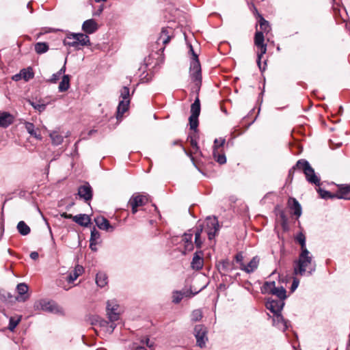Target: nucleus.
I'll return each instance as SVG.
<instances>
[{
    "label": "nucleus",
    "instance_id": "nucleus-1",
    "mask_svg": "<svg viewBox=\"0 0 350 350\" xmlns=\"http://www.w3.org/2000/svg\"><path fill=\"white\" fill-rule=\"evenodd\" d=\"M191 59L189 67V77L195 83L196 92L198 94L202 85V69L198 55L195 53L191 55Z\"/></svg>",
    "mask_w": 350,
    "mask_h": 350
},
{
    "label": "nucleus",
    "instance_id": "nucleus-2",
    "mask_svg": "<svg viewBox=\"0 0 350 350\" xmlns=\"http://www.w3.org/2000/svg\"><path fill=\"white\" fill-rule=\"evenodd\" d=\"M312 256L308 250L301 252L299 258L294 262L293 273L304 275L308 268L312 265Z\"/></svg>",
    "mask_w": 350,
    "mask_h": 350
},
{
    "label": "nucleus",
    "instance_id": "nucleus-3",
    "mask_svg": "<svg viewBox=\"0 0 350 350\" xmlns=\"http://www.w3.org/2000/svg\"><path fill=\"white\" fill-rule=\"evenodd\" d=\"M64 45L75 47L77 50H80L83 46H90L91 42L87 34L78 33L68 36L64 40Z\"/></svg>",
    "mask_w": 350,
    "mask_h": 350
},
{
    "label": "nucleus",
    "instance_id": "nucleus-4",
    "mask_svg": "<svg viewBox=\"0 0 350 350\" xmlns=\"http://www.w3.org/2000/svg\"><path fill=\"white\" fill-rule=\"evenodd\" d=\"M296 167L301 170L306 176V180L317 186L320 185V178L316 175L314 169L311 167L309 162L305 159L297 161Z\"/></svg>",
    "mask_w": 350,
    "mask_h": 350
},
{
    "label": "nucleus",
    "instance_id": "nucleus-5",
    "mask_svg": "<svg viewBox=\"0 0 350 350\" xmlns=\"http://www.w3.org/2000/svg\"><path fill=\"white\" fill-rule=\"evenodd\" d=\"M197 227L203 228V232L206 234L209 240L215 238L219 228V222L216 217H207L204 222L202 224H198Z\"/></svg>",
    "mask_w": 350,
    "mask_h": 350
},
{
    "label": "nucleus",
    "instance_id": "nucleus-6",
    "mask_svg": "<svg viewBox=\"0 0 350 350\" xmlns=\"http://www.w3.org/2000/svg\"><path fill=\"white\" fill-rule=\"evenodd\" d=\"M120 97L122 100L119 102L117 107L116 117L115 120H120L123 114L128 110L130 104V90L126 86H124L120 90Z\"/></svg>",
    "mask_w": 350,
    "mask_h": 350
},
{
    "label": "nucleus",
    "instance_id": "nucleus-7",
    "mask_svg": "<svg viewBox=\"0 0 350 350\" xmlns=\"http://www.w3.org/2000/svg\"><path fill=\"white\" fill-rule=\"evenodd\" d=\"M200 113V101L197 96L194 102L191 105V115L189 118L190 130L196 131L198 126V117Z\"/></svg>",
    "mask_w": 350,
    "mask_h": 350
},
{
    "label": "nucleus",
    "instance_id": "nucleus-8",
    "mask_svg": "<svg viewBox=\"0 0 350 350\" xmlns=\"http://www.w3.org/2000/svg\"><path fill=\"white\" fill-rule=\"evenodd\" d=\"M265 37L262 31H256L254 36V44L259 49L257 54V64L261 70V57L267 52V44H264Z\"/></svg>",
    "mask_w": 350,
    "mask_h": 350
},
{
    "label": "nucleus",
    "instance_id": "nucleus-9",
    "mask_svg": "<svg viewBox=\"0 0 350 350\" xmlns=\"http://www.w3.org/2000/svg\"><path fill=\"white\" fill-rule=\"evenodd\" d=\"M207 328L203 325H196L194 328V336L196 339L197 345L203 348L208 341Z\"/></svg>",
    "mask_w": 350,
    "mask_h": 350
},
{
    "label": "nucleus",
    "instance_id": "nucleus-10",
    "mask_svg": "<svg viewBox=\"0 0 350 350\" xmlns=\"http://www.w3.org/2000/svg\"><path fill=\"white\" fill-rule=\"evenodd\" d=\"M36 307L38 309L51 313H59L62 312L61 308L55 301L46 299H41L38 301L36 304Z\"/></svg>",
    "mask_w": 350,
    "mask_h": 350
},
{
    "label": "nucleus",
    "instance_id": "nucleus-11",
    "mask_svg": "<svg viewBox=\"0 0 350 350\" xmlns=\"http://www.w3.org/2000/svg\"><path fill=\"white\" fill-rule=\"evenodd\" d=\"M147 201L146 196L136 193L131 197L128 204L131 207L132 213L135 214L137 212V207L144 205Z\"/></svg>",
    "mask_w": 350,
    "mask_h": 350
},
{
    "label": "nucleus",
    "instance_id": "nucleus-12",
    "mask_svg": "<svg viewBox=\"0 0 350 350\" xmlns=\"http://www.w3.org/2000/svg\"><path fill=\"white\" fill-rule=\"evenodd\" d=\"M198 133H192L191 135H189L187 137V142L190 144L191 146L192 147V152H187L185 148H183V150L186 153L187 156H189L191 160V161L194 163V158L192 156V154H196L200 151L199 146L198 145V137H197Z\"/></svg>",
    "mask_w": 350,
    "mask_h": 350
},
{
    "label": "nucleus",
    "instance_id": "nucleus-13",
    "mask_svg": "<svg viewBox=\"0 0 350 350\" xmlns=\"http://www.w3.org/2000/svg\"><path fill=\"white\" fill-rule=\"evenodd\" d=\"M119 306L113 300L107 302V312L110 321H116L119 319V314L116 312Z\"/></svg>",
    "mask_w": 350,
    "mask_h": 350
},
{
    "label": "nucleus",
    "instance_id": "nucleus-14",
    "mask_svg": "<svg viewBox=\"0 0 350 350\" xmlns=\"http://www.w3.org/2000/svg\"><path fill=\"white\" fill-rule=\"evenodd\" d=\"M284 306V300H269L266 304V307L273 314L281 313Z\"/></svg>",
    "mask_w": 350,
    "mask_h": 350
},
{
    "label": "nucleus",
    "instance_id": "nucleus-15",
    "mask_svg": "<svg viewBox=\"0 0 350 350\" xmlns=\"http://www.w3.org/2000/svg\"><path fill=\"white\" fill-rule=\"evenodd\" d=\"M193 239V232L192 229L189 230L187 232H185L182 239V241L184 245V254L186 252H191L193 250V244L192 242Z\"/></svg>",
    "mask_w": 350,
    "mask_h": 350
},
{
    "label": "nucleus",
    "instance_id": "nucleus-16",
    "mask_svg": "<svg viewBox=\"0 0 350 350\" xmlns=\"http://www.w3.org/2000/svg\"><path fill=\"white\" fill-rule=\"evenodd\" d=\"M203 252L201 250L195 252V254H193V257L192 258V261L191 262V267L193 269L198 271L203 267Z\"/></svg>",
    "mask_w": 350,
    "mask_h": 350
},
{
    "label": "nucleus",
    "instance_id": "nucleus-17",
    "mask_svg": "<svg viewBox=\"0 0 350 350\" xmlns=\"http://www.w3.org/2000/svg\"><path fill=\"white\" fill-rule=\"evenodd\" d=\"M78 195L85 202H88L92 198V189L89 184L81 185L78 189Z\"/></svg>",
    "mask_w": 350,
    "mask_h": 350
},
{
    "label": "nucleus",
    "instance_id": "nucleus-18",
    "mask_svg": "<svg viewBox=\"0 0 350 350\" xmlns=\"http://www.w3.org/2000/svg\"><path fill=\"white\" fill-rule=\"evenodd\" d=\"M288 321L285 320L281 313L273 314V325L279 329L285 332L288 329Z\"/></svg>",
    "mask_w": 350,
    "mask_h": 350
},
{
    "label": "nucleus",
    "instance_id": "nucleus-19",
    "mask_svg": "<svg viewBox=\"0 0 350 350\" xmlns=\"http://www.w3.org/2000/svg\"><path fill=\"white\" fill-rule=\"evenodd\" d=\"M259 262V257L258 256H255L247 265H241V270L245 271L247 273H253L256 269H257Z\"/></svg>",
    "mask_w": 350,
    "mask_h": 350
},
{
    "label": "nucleus",
    "instance_id": "nucleus-20",
    "mask_svg": "<svg viewBox=\"0 0 350 350\" xmlns=\"http://www.w3.org/2000/svg\"><path fill=\"white\" fill-rule=\"evenodd\" d=\"M98 28L97 23L94 19L85 21L82 25V30L86 34H92L97 31Z\"/></svg>",
    "mask_w": 350,
    "mask_h": 350
},
{
    "label": "nucleus",
    "instance_id": "nucleus-21",
    "mask_svg": "<svg viewBox=\"0 0 350 350\" xmlns=\"http://www.w3.org/2000/svg\"><path fill=\"white\" fill-rule=\"evenodd\" d=\"M29 290L28 286L25 283H20L16 286V291L18 295L16 297V299L18 301H25L29 298L27 294Z\"/></svg>",
    "mask_w": 350,
    "mask_h": 350
},
{
    "label": "nucleus",
    "instance_id": "nucleus-22",
    "mask_svg": "<svg viewBox=\"0 0 350 350\" xmlns=\"http://www.w3.org/2000/svg\"><path fill=\"white\" fill-rule=\"evenodd\" d=\"M196 293H193L191 291L183 290V291H174L172 295V302L174 304H178L183 299L184 297H191Z\"/></svg>",
    "mask_w": 350,
    "mask_h": 350
},
{
    "label": "nucleus",
    "instance_id": "nucleus-23",
    "mask_svg": "<svg viewBox=\"0 0 350 350\" xmlns=\"http://www.w3.org/2000/svg\"><path fill=\"white\" fill-rule=\"evenodd\" d=\"M288 206L293 211V214L297 217L301 215L302 210L299 202L294 198H290L288 200Z\"/></svg>",
    "mask_w": 350,
    "mask_h": 350
},
{
    "label": "nucleus",
    "instance_id": "nucleus-24",
    "mask_svg": "<svg viewBox=\"0 0 350 350\" xmlns=\"http://www.w3.org/2000/svg\"><path fill=\"white\" fill-rule=\"evenodd\" d=\"M94 221L100 230L109 231H112L113 230V227L111 226L109 221L103 216H98L94 218Z\"/></svg>",
    "mask_w": 350,
    "mask_h": 350
},
{
    "label": "nucleus",
    "instance_id": "nucleus-25",
    "mask_svg": "<svg viewBox=\"0 0 350 350\" xmlns=\"http://www.w3.org/2000/svg\"><path fill=\"white\" fill-rule=\"evenodd\" d=\"M336 198L350 200V185H341L336 193Z\"/></svg>",
    "mask_w": 350,
    "mask_h": 350
},
{
    "label": "nucleus",
    "instance_id": "nucleus-26",
    "mask_svg": "<svg viewBox=\"0 0 350 350\" xmlns=\"http://www.w3.org/2000/svg\"><path fill=\"white\" fill-rule=\"evenodd\" d=\"M84 271L83 267L81 265H77L75 269L69 273L67 276V281L69 283L73 282L77 278L81 275Z\"/></svg>",
    "mask_w": 350,
    "mask_h": 350
},
{
    "label": "nucleus",
    "instance_id": "nucleus-27",
    "mask_svg": "<svg viewBox=\"0 0 350 350\" xmlns=\"http://www.w3.org/2000/svg\"><path fill=\"white\" fill-rule=\"evenodd\" d=\"M170 33H172L171 29L165 27L162 28L160 36L157 39V42L159 43L161 42L164 45L167 44L171 40Z\"/></svg>",
    "mask_w": 350,
    "mask_h": 350
},
{
    "label": "nucleus",
    "instance_id": "nucleus-28",
    "mask_svg": "<svg viewBox=\"0 0 350 350\" xmlns=\"http://www.w3.org/2000/svg\"><path fill=\"white\" fill-rule=\"evenodd\" d=\"M73 221L81 226L86 227L90 224L91 219L86 214H79L73 217Z\"/></svg>",
    "mask_w": 350,
    "mask_h": 350
},
{
    "label": "nucleus",
    "instance_id": "nucleus-29",
    "mask_svg": "<svg viewBox=\"0 0 350 350\" xmlns=\"http://www.w3.org/2000/svg\"><path fill=\"white\" fill-rule=\"evenodd\" d=\"M14 120V117L7 112L0 113V126L6 128L10 125Z\"/></svg>",
    "mask_w": 350,
    "mask_h": 350
},
{
    "label": "nucleus",
    "instance_id": "nucleus-30",
    "mask_svg": "<svg viewBox=\"0 0 350 350\" xmlns=\"http://www.w3.org/2000/svg\"><path fill=\"white\" fill-rule=\"evenodd\" d=\"M193 235H195V244L198 248H200L204 241V238L202 237V233L203 232V228H198L196 226V230L192 229Z\"/></svg>",
    "mask_w": 350,
    "mask_h": 350
},
{
    "label": "nucleus",
    "instance_id": "nucleus-31",
    "mask_svg": "<svg viewBox=\"0 0 350 350\" xmlns=\"http://www.w3.org/2000/svg\"><path fill=\"white\" fill-rule=\"evenodd\" d=\"M70 77L68 75H64L62 81L59 84L58 90L60 92H66L70 88Z\"/></svg>",
    "mask_w": 350,
    "mask_h": 350
},
{
    "label": "nucleus",
    "instance_id": "nucleus-32",
    "mask_svg": "<svg viewBox=\"0 0 350 350\" xmlns=\"http://www.w3.org/2000/svg\"><path fill=\"white\" fill-rule=\"evenodd\" d=\"M28 136L26 137L27 142H28L33 145H36L38 141L42 139L41 133H27Z\"/></svg>",
    "mask_w": 350,
    "mask_h": 350
},
{
    "label": "nucleus",
    "instance_id": "nucleus-33",
    "mask_svg": "<svg viewBox=\"0 0 350 350\" xmlns=\"http://www.w3.org/2000/svg\"><path fill=\"white\" fill-rule=\"evenodd\" d=\"M234 269L233 263L230 262L228 260H224L219 262L218 265V269L221 272V271L227 272Z\"/></svg>",
    "mask_w": 350,
    "mask_h": 350
},
{
    "label": "nucleus",
    "instance_id": "nucleus-34",
    "mask_svg": "<svg viewBox=\"0 0 350 350\" xmlns=\"http://www.w3.org/2000/svg\"><path fill=\"white\" fill-rule=\"evenodd\" d=\"M17 230L18 232L23 235L26 236L29 234L31 230L28 225L23 221H21L17 224Z\"/></svg>",
    "mask_w": 350,
    "mask_h": 350
},
{
    "label": "nucleus",
    "instance_id": "nucleus-35",
    "mask_svg": "<svg viewBox=\"0 0 350 350\" xmlns=\"http://www.w3.org/2000/svg\"><path fill=\"white\" fill-rule=\"evenodd\" d=\"M96 282L100 287H104L107 284V276L105 273L99 272L96 276Z\"/></svg>",
    "mask_w": 350,
    "mask_h": 350
},
{
    "label": "nucleus",
    "instance_id": "nucleus-36",
    "mask_svg": "<svg viewBox=\"0 0 350 350\" xmlns=\"http://www.w3.org/2000/svg\"><path fill=\"white\" fill-rule=\"evenodd\" d=\"M286 289L283 286H280V287L275 286L271 294L276 295L280 299L284 300L286 297Z\"/></svg>",
    "mask_w": 350,
    "mask_h": 350
},
{
    "label": "nucleus",
    "instance_id": "nucleus-37",
    "mask_svg": "<svg viewBox=\"0 0 350 350\" xmlns=\"http://www.w3.org/2000/svg\"><path fill=\"white\" fill-rule=\"evenodd\" d=\"M21 72L22 75V78L24 79L26 81L33 79L34 77L33 69L31 67L22 69Z\"/></svg>",
    "mask_w": 350,
    "mask_h": 350
},
{
    "label": "nucleus",
    "instance_id": "nucleus-38",
    "mask_svg": "<svg viewBox=\"0 0 350 350\" xmlns=\"http://www.w3.org/2000/svg\"><path fill=\"white\" fill-rule=\"evenodd\" d=\"M213 156L214 159L220 165L226 163V158L224 154H221L219 150H213Z\"/></svg>",
    "mask_w": 350,
    "mask_h": 350
},
{
    "label": "nucleus",
    "instance_id": "nucleus-39",
    "mask_svg": "<svg viewBox=\"0 0 350 350\" xmlns=\"http://www.w3.org/2000/svg\"><path fill=\"white\" fill-rule=\"evenodd\" d=\"M49 45L46 42H37L35 44V51L38 54H42L48 51Z\"/></svg>",
    "mask_w": 350,
    "mask_h": 350
},
{
    "label": "nucleus",
    "instance_id": "nucleus-40",
    "mask_svg": "<svg viewBox=\"0 0 350 350\" xmlns=\"http://www.w3.org/2000/svg\"><path fill=\"white\" fill-rule=\"evenodd\" d=\"M49 136L53 144L55 146L59 145L64 138L63 136L60 135V133H49Z\"/></svg>",
    "mask_w": 350,
    "mask_h": 350
},
{
    "label": "nucleus",
    "instance_id": "nucleus-41",
    "mask_svg": "<svg viewBox=\"0 0 350 350\" xmlns=\"http://www.w3.org/2000/svg\"><path fill=\"white\" fill-rule=\"evenodd\" d=\"M91 323L95 325H99L100 327H105L109 325V323L107 321L100 319L98 316L92 317Z\"/></svg>",
    "mask_w": 350,
    "mask_h": 350
},
{
    "label": "nucleus",
    "instance_id": "nucleus-42",
    "mask_svg": "<svg viewBox=\"0 0 350 350\" xmlns=\"http://www.w3.org/2000/svg\"><path fill=\"white\" fill-rule=\"evenodd\" d=\"M296 241L301 245V252L308 250V249L306 248V237L303 233L300 232L297 235Z\"/></svg>",
    "mask_w": 350,
    "mask_h": 350
},
{
    "label": "nucleus",
    "instance_id": "nucleus-43",
    "mask_svg": "<svg viewBox=\"0 0 350 350\" xmlns=\"http://www.w3.org/2000/svg\"><path fill=\"white\" fill-rule=\"evenodd\" d=\"M259 25L262 31L268 32L271 29L269 22L262 16H260Z\"/></svg>",
    "mask_w": 350,
    "mask_h": 350
},
{
    "label": "nucleus",
    "instance_id": "nucleus-44",
    "mask_svg": "<svg viewBox=\"0 0 350 350\" xmlns=\"http://www.w3.org/2000/svg\"><path fill=\"white\" fill-rule=\"evenodd\" d=\"M275 287V282H266L262 287V291L264 293H268L271 294L273 291V289Z\"/></svg>",
    "mask_w": 350,
    "mask_h": 350
},
{
    "label": "nucleus",
    "instance_id": "nucleus-45",
    "mask_svg": "<svg viewBox=\"0 0 350 350\" xmlns=\"http://www.w3.org/2000/svg\"><path fill=\"white\" fill-rule=\"evenodd\" d=\"M100 232L96 229L95 227L91 230V235L90 242L98 243V240L100 239Z\"/></svg>",
    "mask_w": 350,
    "mask_h": 350
},
{
    "label": "nucleus",
    "instance_id": "nucleus-46",
    "mask_svg": "<svg viewBox=\"0 0 350 350\" xmlns=\"http://www.w3.org/2000/svg\"><path fill=\"white\" fill-rule=\"evenodd\" d=\"M21 317H17V318L10 317V321H9L8 329L12 332L14 331V329L16 328V327L18 325V324L21 321Z\"/></svg>",
    "mask_w": 350,
    "mask_h": 350
},
{
    "label": "nucleus",
    "instance_id": "nucleus-47",
    "mask_svg": "<svg viewBox=\"0 0 350 350\" xmlns=\"http://www.w3.org/2000/svg\"><path fill=\"white\" fill-rule=\"evenodd\" d=\"M317 191L320 196L323 199L334 198H336V194L333 195L329 191L319 188Z\"/></svg>",
    "mask_w": 350,
    "mask_h": 350
},
{
    "label": "nucleus",
    "instance_id": "nucleus-48",
    "mask_svg": "<svg viewBox=\"0 0 350 350\" xmlns=\"http://www.w3.org/2000/svg\"><path fill=\"white\" fill-rule=\"evenodd\" d=\"M202 318V312L200 310H195L191 314V320L194 322L199 321Z\"/></svg>",
    "mask_w": 350,
    "mask_h": 350
},
{
    "label": "nucleus",
    "instance_id": "nucleus-49",
    "mask_svg": "<svg viewBox=\"0 0 350 350\" xmlns=\"http://www.w3.org/2000/svg\"><path fill=\"white\" fill-rule=\"evenodd\" d=\"M225 142L226 140L224 139H215L214 141L213 150H219V149L225 144Z\"/></svg>",
    "mask_w": 350,
    "mask_h": 350
},
{
    "label": "nucleus",
    "instance_id": "nucleus-50",
    "mask_svg": "<svg viewBox=\"0 0 350 350\" xmlns=\"http://www.w3.org/2000/svg\"><path fill=\"white\" fill-rule=\"evenodd\" d=\"M243 255L242 252L237 253L234 256L235 261L239 264V269H241V265H245L243 262Z\"/></svg>",
    "mask_w": 350,
    "mask_h": 350
},
{
    "label": "nucleus",
    "instance_id": "nucleus-51",
    "mask_svg": "<svg viewBox=\"0 0 350 350\" xmlns=\"http://www.w3.org/2000/svg\"><path fill=\"white\" fill-rule=\"evenodd\" d=\"M31 105L35 109L39 111L40 112L44 111L46 109L45 104H36L34 103H31Z\"/></svg>",
    "mask_w": 350,
    "mask_h": 350
},
{
    "label": "nucleus",
    "instance_id": "nucleus-52",
    "mask_svg": "<svg viewBox=\"0 0 350 350\" xmlns=\"http://www.w3.org/2000/svg\"><path fill=\"white\" fill-rule=\"evenodd\" d=\"M141 343L145 344L149 348H152L154 347V342L150 341L148 337L145 338L144 339H142Z\"/></svg>",
    "mask_w": 350,
    "mask_h": 350
},
{
    "label": "nucleus",
    "instance_id": "nucleus-53",
    "mask_svg": "<svg viewBox=\"0 0 350 350\" xmlns=\"http://www.w3.org/2000/svg\"><path fill=\"white\" fill-rule=\"evenodd\" d=\"M61 75L58 74L57 72L56 73H54L52 75L50 79H49V82L51 83H55L59 79Z\"/></svg>",
    "mask_w": 350,
    "mask_h": 350
},
{
    "label": "nucleus",
    "instance_id": "nucleus-54",
    "mask_svg": "<svg viewBox=\"0 0 350 350\" xmlns=\"http://www.w3.org/2000/svg\"><path fill=\"white\" fill-rule=\"evenodd\" d=\"M329 142V146L332 149L338 148L342 145L341 142L337 141L336 142H334V140L332 139H330Z\"/></svg>",
    "mask_w": 350,
    "mask_h": 350
},
{
    "label": "nucleus",
    "instance_id": "nucleus-55",
    "mask_svg": "<svg viewBox=\"0 0 350 350\" xmlns=\"http://www.w3.org/2000/svg\"><path fill=\"white\" fill-rule=\"evenodd\" d=\"M280 217L282 221V226H284V224H286L287 223V221H288L287 217L286 216L285 213L283 211H281V213H280Z\"/></svg>",
    "mask_w": 350,
    "mask_h": 350
},
{
    "label": "nucleus",
    "instance_id": "nucleus-56",
    "mask_svg": "<svg viewBox=\"0 0 350 350\" xmlns=\"http://www.w3.org/2000/svg\"><path fill=\"white\" fill-rule=\"evenodd\" d=\"M27 131H34V125L32 123L27 122L25 124Z\"/></svg>",
    "mask_w": 350,
    "mask_h": 350
},
{
    "label": "nucleus",
    "instance_id": "nucleus-57",
    "mask_svg": "<svg viewBox=\"0 0 350 350\" xmlns=\"http://www.w3.org/2000/svg\"><path fill=\"white\" fill-rule=\"evenodd\" d=\"M111 323L107 326V331L109 332V333H112L116 327V325L114 324V321H111Z\"/></svg>",
    "mask_w": 350,
    "mask_h": 350
},
{
    "label": "nucleus",
    "instance_id": "nucleus-58",
    "mask_svg": "<svg viewBox=\"0 0 350 350\" xmlns=\"http://www.w3.org/2000/svg\"><path fill=\"white\" fill-rule=\"evenodd\" d=\"M39 257V254L37 252H31L30 254V258L32 259V260H37Z\"/></svg>",
    "mask_w": 350,
    "mask_h": 350
},
{
    "label": "nucleus",
    "instance_id": "nucleus-59",
    "mask_svg": "<svg viewBox=\"0 0 350 350\" xmlns=\"http://www.w3.org/2000/svg\"><path fill=\"white\" fill-rule=\"evenodd\" d=\"M61 217L65 219H72L73 220V217L71 214H68L67 213H63L61 214Z\"/></svg>",
    "mask_w": 350,
    "mask_h": 350
},
{
    "label": "nucleus",
    "instance_id": "nucleus-60",
    "mask_svg": "<svg viewBox=\"0 0 350 350\" xmlns=\"http://www.w3.org/2000/svg\"><path fill=\"white\" fill-rule=\"evenodd\" d=\"M21 79H22V75L21 72L18 74H16L12 77V79L15 81H18Z\"/></svg>",
    "mask_w": 350,
    "mask_h": 350
},
{
    "label": "nucleus",
    "instance_id": "nucleus-61",
    "mask_svg": "<svg viewBox=\"0 0 350 350\" xmlns=\"http://www.w3.org/2000/svg\"><path fill=\"white\" fill-rule=\"evenodd\" d=\"M299 282L295 280H293V284L291 285V291H295L298 286Z\"/></svg>",
    "mask_w": 350,
    "mask_h": 350
},
{
    "label": "nucleus",
    "instance_id": "nucleus-62",
    "mask_svg": "<svg viewBox=\"0 0 350 350\" xmlns=\"http://www.w3.org/2000/svg\"><path fill=\"white\" fill-rule=\"evenodd\" d=\"M98 243H92V242H90V249L92 250V251H96L97 250V247H96V245Z\"/></svg>",
    "mask_w": 350,
    "mask_h": 350
},
{
    "label": "nucleus",
    "instance_id": "nucleus-63",
    "mask_svg": "<svg viewBox=\"0 0 350 350\" xmlns=\"http://www.w3.org/2000/svg\"><path fill=\"white\" fill-rule=\"evenodd\" d=\"M66 62V61L65 62ZM66 72V63L64 65L60 68V70L57 72L59 75L62 76V75L64 74Z\"/></svg>",
    "mask_w": 350,
    "mask_h": 350
},
{
    "label": "nucleus",
    "instance_id": "nucleus-64",
    "mask_svg": "<svg viewBox=\"0 0 350 350\" xmlns=\"http://www.w3.org/2000/svg\"><path fill=\"white\" fill-rule=\"evenodd\" d=\"M296 166H294L293 168H291L290 170H289V172H288V176L291 177L292 178V176H293V174L294 173V170H295V168Z\"/></svg>",
    "mask_w": 350,
    "mask_h": 350
}]
</instances>
